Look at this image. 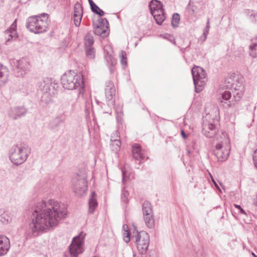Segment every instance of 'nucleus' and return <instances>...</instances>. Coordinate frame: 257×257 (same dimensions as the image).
<instances>
[{
	"mask_svg": "<svg viewBox=\"0 0 257 257\" xmlns=\"http://www.w3.org/2000/svg\"><path fill=\"white\" fill-rule=\"evenodd\" d=\"M33 218L27 227L25 235L27 239L39 235L43 231L56 227L67 215V208L64 203L54 199L47 202H37L27 210Z\"/></svg>",
	"mask_w": 257,
	"mask_h": 257,
	"instance_id": "nucleus-1",
	"label": "nucleus"
},
{
	"mask_svg": "<svg viewBox=\"0 0 257 257\" xmlns=\"http://www.w3.org/2000/svg\"><path fill=\"white\" fill-rule=\"evenodd\" d=\"M63 87L68 90L77 89L79 92L84 87L83 76L81 73L70 70L65 73L61 78Z\"/></svg>",
	"mask_w": 257,
	"mask_h": 257,
	"instance_id": "nucleus-2",
	"label": "nucleus"
},
{
	"mask_svg": "<svg viewBox=\"0 0 257 257\" xmlns=\"http://www.w3.org/2000/svg\"><path fill=\"white\" fill-rule=\"evenodd\" d=\"M49 16L48 14L43 13L29 17L26 20V27L35 34L44 33L47 31L49 26Z\"/></svg>",
	"mask_w": 257,
	"mask_h": 257,
	"instance_id": "nucleus-3",
	"label": "nucleus"
},
{
	"mask_svg": "<svg viewBox=\"0 0 257 257\" xmlns=\"http://www.w3.org/2000/svg\"><path fill=\"white\" fill-rule=\"evenodd\" d=\"M30 152L31 149L27 144L14 145L9 151V158L14 164L18 166L26 162Z\"/></svg>",
	"mask_w": 257,
	"mask_h": 257,
	"instance_id": "nucleus-4",
	"label": "nucleus"
},
{
	"mask_svg": "<svg viewBox=\"0 0 257 257\" xmlns=\"http://www.w3.org/2000/svg\"><path fill=\"white\" fill-rule=\"evenodd\" d=\"M220 142L216 144L215 149L213 151L214 155L216 157L218 161L223 162L226 160L229 154V140L225 132H221Z\"/></svg>",
	"mask_w": 257,
	"mask_h": 257,
	"instance_id": "nucleus-5",
	"label": "nucleus"
},
{
	"mask_svg": "<svg viewBox=\"0 0 257 257\" xmlns=\"http://www.w3.org/2000/svg\"><path fill=\"white\" fill-rule=\"evenodd\" d=\"M191 73L195 91L197 93L201 91L205 84L206 73L205 70L200 66H195L192 68Z\"/></svg>",
	"mask_w": 257,
	"mask_h": 257,
	"instance_id": "nucleus-6",
	"label": "nucleus"
},
{
	"mask_svg": "<svg viewBox=\"0 0 257 257\" xmlns=\"http://www.w3.org/2000/svg\"><path fill=\"white\" fill-rule=\"evenodd\" d=\"M86 234L81 232L78 235L74 237L69 245V251L73 256L77 257L84 251L83 245Z\"/></svg>",
	"mask_w": 257,
	"mask_h": 257,
	"instance_id": "nucleus-7",
	"label": "nucleus"
},
{
	"mask_svg": "<svg viewBox=\"0 0 257 257\" xmlns=\"http://www.w3.org/2000/svg\"><path fill=\"white\" fill-rule=\"evenodd\" d=\"M133 237L135 238L137 248L140 253L142 255L146 254L150 243L149 234L145 231H137L136 235Z\"/></svg>",
	"mask_w": 257,
	"mask_h": 257,
	"instance_id": "nucleus-8",
	"label": "nucleus"
},
{
	"mask_svg": "<svg viewBox=\"0 0 257 257\" xmlns=\"http://www.w3.org/2000/svg\"><path fill=\"white\" fill-rule=\"evenodd\" d=\"M72 185L76 195H83L88 189L86 177L84 175H76L72 178Z\"/></svg>",
	"mask_w": 257,
	"mask_h": 257,
	"instance_id": "nucleus-9",
	"label": "nucleus"
},
{
	"mask_svg": "<svg viewBox=\"0 0 257 257\" xmlns=\"http://www.w3.org/2000/svg\"><path fill=\"white\" fill-rule=\"evenodd\" d=\"M54 85L52 79L49 78H46L40 82L38 83V90L43 93L42 97H44V96H46L50 99V97L56 93V89Z\"/></svg>",
	"mask_w": 257,
	"mask_h": 257,
	"instance_id": "nucleus-10",
	"label": "nucleus"
},
{
	"mask_svg": "<svg viewBox=\"0 0 257 257\" xmlns=\"http://www.w3.org/2000/svg\"><path fill=\"white\" fill-rule=\"evenodd\" d=\"M14 64L13 71L17 77L22 76L29 71V62L23 58L20 60H13L11 64Z\"/></svg>",
	"mask_w": 257,
	"mask_h": 257,
	"instance_id": "nucleus-11",
	"label": "nucleus"
},
{
	"mask_svg": "<svg viewBox=\"0 0 257 257\" xmlns=\"http://www.w3.org/2000/svg\"><path fill=\"white\" fill-rule=\"evenodd\" d=\"M142 211L146 225L150 228H153L154 226L155 221L152 205L150 202L145 201L143 203Z\"/></svg>",
	"mask_w": 257,
	"mask_h": 257,
	"instance_id": "nucleus-12",
	"label": "nucleus"
},
{
	"mask_svg": "<svg viewBox=\"0 0 257 257\" xmlns=\"http://www.w3.org/2000/svg\"><path fill=\"white\" fill-rule=\"evenodd\" d=\"M115 92L113 83L110 80L107 81L105 83V96L107 104L110 107L114 105Z\"/></svg>",
	"mask_w": 257,
	"mask_h": 257,
	"instance_id": "nucleus-13",
	"label": "nucleus"
},
{
	"mask_svg": "<svg viewBox=\"0 0 257 257\" xmlns=\"http://www.w3.org/2000/svg\"><path fill=\"white\" fill-rule=\"evenodd\" d=\"M202 132L206 137L211 138L217 135L218 130L215 124L211 122H204L202 124Z\"/></svg>",
	"mask_w": 257,
	"mask_h": 257,
	"instance_id": "nucleus-14",
	"label": "nucleus"
},
{
	"mask_svg": "<svg viewBox=\"0 0 257 257\" xmlns=\"http://www.w3.org/2000/svg\"><path fill=\"white\" fill-rule=\"evenodd\" d=\"M27 111V109L24 107L17 106L11 108L8 112V114L11 118L16 120L25 115Z\"/></svg>",
	"mask_w": 257,
	"mask_h": 257,
	"instance_id": "nucleus-15",
	"label": "nucleus"
},
{
	"mask_svg": "<svg viewBox=\"0 0 257 257\" xmlns=\"http://www.w3.org/2000/svg\"><path fill=\"white\" fill-rule=\"evenodd\" d=\"M132 152L133 158L137 160H140L139 164L142 162L141 160L145 159V156L144 155L141 146L139 144H134L132 147Z\"/></svg>",
	"mask_w": 257,
	"mask_h": 257,
	"instance_id": "nucleus-16",
	"label": "nucleus"
},
{
	"mask_svg": "<svg viewBox=\"0 0 257 257\" xmlns=\"http://www.w3.org/2000/svg\"><path fill=\"white\" fill-rule=\"evenodd\" d=\"M10 247L9 239L5 236H0V256L7 254Z\"/></svg>",
	"mask_w": 257,
	"mask_h": 257,
	"instance_id": "nucleus-17",
	"label": "nucleus"
},
{
	"mask_svg": "<svg viewBox=\"0 0 257 257\" xmlns=\"http://www.w3.org/2000/svg\"><path fill=\"white\" fill-rule=\"evenodd\" d=\"M65 119V116L63 113L59 114L50 121L49 128L52 130H57L60 125L64 122Z\"/></svg>",
	"mask_w": 257,
	"mask_h": 257,
	"instance_id": "nucleus-18",
	"label": "nucleus"
},
{
	"mask_svg": "<svg viewBox=\"0 0 257 257\" xmlns=\"http://www.w3.org/2000/svg\"><path fill=\"white\" fill-rule=\"evenodd\" d=\"M94 34L100 36L102 38L107 37L109 35V31L106 28H103L101 27V25H97L95 24L94 23L93 24Z\"/></svg>",
	"mask_w": 257,
	"mask_h": 257,
	"instance_id": "nucleus-19",
	"label": "nucleus"
},
{
	"mask_svg": "<svg viewBox=\"0 0 257 257\" xmlns=\"http://www.w3.org/2000/svg\"><path fill=\"white\" fill-rule=\"evenodd\" d=\"M149 7L151 11V14H154V12L160 11V10H164L163 8V4L161 2L158 0H151L149 3Z\"/></svg>",
	"mask_w": 257,
	"mask_h": 257,
	"instance_id": "nucleus-20",
	"label": "nucleus"
},
{
	"mask_svg": "<svg viewBox=\"0 0 257 257\" xmlns=\"http://www.w3.org/2000/svg\"><path fill=\"white\" fill-rule=\"evenodd\" d=\"M9 74L7 68L0 63V86L6 83Z\"/></svg>",
	"mask_w": 257,
	"mask_h": 257,
	"instance_id": "nucleus-21",
	"label": "nucleus"
},
{
	"mask_svg": "<svg viewBox=\"0 0 257 257\" xmlns=\"http://www.w3.org/2000/svg\"><path fill=\"white\" fill-rule=\"evenodd\" d=\"M96 194L94 192L91 193V196L89 199V209L88 212L90 214L93 213L96 207L98 205L97 202L95 199Z\"/></svg>",
	"mask_w": 257,
	"mask_h": 257,
	"instance_id": "nucleus-22",
	"label": "nucleus"
},
{
	"mask_svg": "<svg viewBox=\"0 0 257 257\" xmlns=\"http://www.w3.org/2000/svg\"><path fill=\"white\" fill-rule=\"evenodd\" d=\"M248 54L252 58L257 57V37L251 39V43L249 46Z\"/></svg>",
	"mask_w": 257,
	"mask_h": 257,
	"instance_id": "nucleus-23",
	"label": "nucleus"
},
{
	"mask_svg": "<svg viewBox=\"0 0 257 257\" xmlns=\"http://www.w3.org/2000/svg\"><path fill=\"white\" fill-rule=\"evenodd\" d=\"M154 19L156 20V23L159 25H162L163 22L165 20V15L164 10H160V11H158L156 12H154V14H152Z\"/></svg>",
	"mask_w": 257,
	"mask_h": 257,
	"instance_id": "nucleus-24",
	"label": "nucleus"
},
{
	"mask_svg": "<svg viewBox=\"0 0 257 257\" xmlns=\"http://www.w3.org/2000/svg\"><path fill=\"white\" fill-rule=\"evenodd\" d=\"M245 16L251 22H257V13L253 11L249 10H245L244 11Z\"/></svg>",
	"mask_w": 257,
	"mask_h": 257,
	"instance_id": "nucleus-25",
	"label": "nucleus"
},
{
	"mask_svg": "<svg viewBox=\"0 0 257 257\" xmlns=\"http://www.w3.org/2000/svg\"><path fill=\"white\" fill-rule=\"evenodd\" d=\"M105 58L107 62L108 65L110 66L109 70L110 73H112L113 71V66L116 63V61L113 57L111 54L107 53L106 55L105 56Z\"/></svg>",
	"mask_w": 257,
	"mask_h": 257,
	"instance_id": "nucleus-26",
	"label": "nucleus"
},
{
	"mask_svg": "<svg viewBox=\"0 0 257 257\" xmlns=\"http://www.w3.org/2000/svg\"><path fill=\"white\" fill-rule=\"evenodd\" d=\"M85 48L92 47L94 39L91 32H88L84 38Z\"/></svg>",
	"mask_w": 257,
	"mask_h": 257,
	"instance_id": "nucleus-27",
	"label": "nucleus"
},
{
	"mask_svg": "<svg viewBox=\"0 0 257 257\" xmlns=\"http://www.w3.org/2000/svg\"><path fill=\"white\" fill-rule=\"evenodd\" d=\"M197 7L195 5L194 2L190 1L186 8V12L188 15H193L194 13L197 12Z\"/></svg>",
	"mask_w": 257,
	"mask_h": 257,
	"instance_id": "nucleus-28",
	"label": "nucleus"
},
{
	"mask_svg": "<svg viewBox=\"0 0 257 257\" xmlns=\"http://www.w3.org/2000/svg\"><path fill=\"white\" fill-rule=\"evenodd\" d=\"M111 143L110 144L111 149L112 151L114 153H117L120 148L121 142L119 140H113V141L111 142Z\"/></svg>",
	"mask_w": 257,
	"mask_h": 257,
	"instance_id": "nucleus-29",
	"label": "nucleus"
},
{
	"mask_svg": "<svg viewBox=\"0 0 257 257\" xmlns=\"http://www.w3.org/2000/svg\"><path fill=\"white\" fill-rule=\"evenodd\" d=\"M86 55L87 57L90 59H93L95 58V51L93 47L85 48Z\"/></svg>",
	"mask_w": 257,
	"mask_h": 257,
	"instance_id": "nucleus-30",
	"label": "nucleus"
},
{
	"mask_svg": "<svg viewBox=\"0 0 257 257\" xmlns=\"http://www.w3.org/2000/svg\"><path fill=\"white\" fill-rule=\"evenodd\" d=\"M180 20V15L178 13L173 14L171 21V24L173 28H177L178 27L179 22Z\"/></svg>",
	"mask_w": 257,
	"mask_h": 257,
	"instance_id": "nucleus-31",
	"label": "nucleus"
},
{
	"mask_svg": "<svg viewBox=\"0 0 257 257\" xmlns=\"http://www.w3.org/2000/svg\"><path fill=\"white\" fill-rule=\"evenodd\" d=\"M10 220V217L6 212L0 211V222L7 224L9 223Z\"/></svg>",
	"mask_w": 257,
	"mask_h": 257,
	"instance_id": "nucleus-32",
	"label": "nucleus"
},
{
	"mask_svg": "<svg viewBox=\"0 0 257 257\" xmlns=\"http://www.w3.org/2000/svg\"><path fill=\"white\" fill-rule=\"evenodd\" d=\"M234 206L236 209H232V214L237 220H239V213H241V206L240 205L234 204Z\"/></svg>",
	"mask_w": 257,
	"mask_h": 257,
	"instance_id": "nucleus-33",
	"label": "nucleus"
},
{
	"mask_svg": "<svg viewBox=\"0 0 257 257\" xmlns=\"http://www.w3.org/2000/svg\"><path fill=\"white\" fill-rule=\"evenodd\" d=\"M16 20L13 22V23L11 25V27L9 29H8V33H10L9 36L11 38L15 37L16 34Z\"/></svg>",
	"mask_w": 257,
	"mask_h": 257,
	"instance_id": "nucleus-34",
	"label": "nucleus"
},
{
	"mask_svg": "<svg viewBox=\"0 0 257 257\" xmlns=\"http://www.w3.org/2000/svg\"><path fill=\"white\" fill-rule=\"evenodd\" d=\"M73 15H83L82 6L78 2L76 3L74 6Z\"/></svg>",
	"mask_w": 257,
	"mask_h": 257,
	"instance_id": "nucleus-35",
	"label": "nucleus"
},
{
	"mask_svg": "<svg viewBox=\"0 0 257 257\" xmlns=\"http://www.w3.org/2000/svg\"><path fill=\"white\" fill-rule=\"evenodd\" d=\"M91 10L94 14L98 15L99 17H102L104 15V12L100 9L96 4L90 8Z\"/></svg>",
	"mask_w": 257,
	"mask_h": 257,
	"instance_id": "nucleus-36",
	"label": "nucleus"
},
{
	"mask_svg": "<svg viewBox=\"0 0 257 257\" xmlns=\"http://www.w3.org/2000/svg\"><path fill=\"white\" fill-rule=\"evenodd\" d=\"M119 56L121 58L120 62L122 65L123 68H124L127 65V61H126V54L125 51H121L120 54H119Z\"/></svg>",
	"mask_w": 257,
	"mask_h": 257,
	"instance_id": "nucleus-37",
	"label": "nucleus"
},
{
	"mask_svg": "<svg viewBox=\"0 0 257 257\" xmlns=\"http://www.w3.org/2000/svg\"><path fill=\"white\" fill-rule=\"evenodd\" d=\"M232 101L236 103L240 102L241 100V93L239 90H235L233 93V97L232 98Z\"/></svg>",
	"mask_w": 257,
	"mask_h": 257,
	"instance_id": "nucleus-38",
	"label": "nucleus"
},
{
	"mask_svg": "<svg viewBox=\"0 0 257 257\" xmlns=\"http://www.w3.org/2000/svg\"><path fill=\"white\" fill-rule=\"evenodd\" d=\"M231 97V94L230 91H225L224 92L222 93L221 95V98L220 99V103H222L223 102L224 100H228L229 98H230Z\"/></svg>",
	"mask_w": 257,
	"mask_h": 257,
	"instance_id": "nucleus-39",
	"label": "nucleus"
},
{
	"mask_svg": "<svg viewBox=\"0 0 257 257\" xmlns=\"http://www.w3.org/2000/svg\"><path fill=\"white\" fill-rule=\"evenodd\" d=\"M99 24L98 25H101V27L103 28L108 29V22L106 18H100L98 20Z\"/></svg>",
	"mask_w": 257,
	"mask_h": 257,
	"instance_id": "nucleus-40",
	"label": "nucleus"
},
{
	"mask_svg": "<svg viewBox=\"0 0 257 257\" xmlns=\"http://www.w3.org/2000/svg\"><path fill=\"white\" fill-rule=\"evenodd\" d=\"M82 15H73L74 23L75 26L78 27L80 26Z\"/></svg>",
	"mask_w": 257,
	"mask_h": 257,
	"instance_id": "nucleus-41",
	"label": "nucleus"
},
{
	"mask_svg": "<svg viewBox=\"0 0 257 257\" xmlns=\"http://www.w3.org/2000/svg\"><path fill=\"white\" fill-rule=\"evenodd\" d=\"M128 195V192L126 190H123L121 194V200L122 201L127 203L128 202V199H127V196Z\"/></svg>",
	"mask_w": 257,
	"mask_h": 257,
	"instance_id": "nucleus-42",
	"label": "nucleus"
},
{
	"mask_svg": "<svg viewBox=\"0 0 257 257\" xmlns=\"http://www.w3.org/2000/svg\"><path fill=\"white\" fill-rule=\"evenodd\" d=\"M120 137L118 131H115L113 134H112L110 138L111 142L113 141V140H119Z\"/></svg>",
	"mask_w": 257,
	"mask_h": 257,
	"instance_id": "nucleus-43",
	"label": "nucleus"
},
{
	"mask_svg": "<svg viewBox=\"0 0 257 257\" xmlns=\"http://www.w3.org/2000/svg\"><path fill=\"white\" fill-rule=\"evenodd\" d=\"M8 30L6 31V35H8V37L7 38V40L6 41V42H5V44L6 45H8L9 44V42L11 41V40H12L13 39H16L17 37V34H16V35L15 36V37H13V38H11V37L9 36V35L10 34V33H8Z\"/></svg>",
	"mask_w": 257,
	"mask_h": 257,
	"instance_id": "nucleus-44",
	"label": "nucleus"
},
{
	"mask_svg": "<svg viewBox=\"0 0 257 257\" xmlns=\"http://www.w3.org/2000/svg\"><path fill=\"white\" fill-rule=\"evenodd\" d=\"M210 27H205L203 31V33L202 37H203V41H205L207 38V35L208 34Z\"/></svg>",
	"mask_w": 257,
	"mask_h": 257,
	"instance_id": "nucleus-45",
	"label": "nucleus"
},
{
	"mask_svg": "<svg viewBox=\"0 0 257 257\" xmlns=\"http://www.w3.org/2000/svg\"><path fill=\"white\" fill-rule=\"evenodd\" d=\"M210 27H205L203 31V33L202 37H203V41H205L207 38V35L208 34Z\"/></svg>",
	"mask_w": 257,
	"mask_h": 257,
	"instance_id": "nucleus-46",
	"label": "nucleus"
},
{
	"mask_svg": "<svg viewBox=\"0 0 257 257\" xmlns=\"http://www.w3.org/2000/svg\"><path fill=\"white\" fill-rule=\"evenodd\" d=\"M210 27H205L203 31V33L202 37H203V41H205L207 38V35L208 34Z\"/></svg>",
	"mask_w": 257,
	"mask_h": 257,
	"instance_id": "nucleus-47",
	"label": "nucleus"
},
{
	"mask_svg": "<svg viewBox=\"0 0 257 257\" xmlns=\"http://www.w3.org/2000/svg\"><path fill=\"white\" fill-rule=\"evenodd\" d=\"M252 159L254 165L257 169V149L254 151Z\"/></svg>",
	"mask_w": 257,
	"mask_h": 257,
	"instance_id": "nucleus-48",
	"label": "nucleus"
},
{
	"mask_svg": "<svg viewBox=\"0 0 257 257\" xmlns=\"http://www.w3.org/2000/svg\"><path fill=\"white\" fill-rule=\"evenodd\" d=\"M126 234V235L124 236L123 240L125 242L127 243L130 240V234L129 232H127Z\"/></svg>",
	"mask_w": 257,
	"mask_h": 257,
	"instance_id": "nucleus-49",
	"label": "nucleus"
},
{
	"mask_svg": "<svg viewBox=\"0 0 257 257\" xmlns=\"http://www.w3.org/2000/svg\"><path fill=\"white\" fill-rule=\"evenodd\" d=\"M210 177L211 178L212 182L213 183V184L214 185V186H215V187L217 189H219L218 184H217V183L216 182V181H215V180L214 179L213 177L211 175H210Z\"/></svg>",
	"mask_w": 257,
	"mask_h": 257,
	"instance_id": "nucleus-50",
	"label": "nucleus"
},
{
	"mask_svg": "<svg viewBox=\"0 0 257 257\" xmlns=\"http://www.w3.org/2000/svg\"><path fill=\"white\" fill-rule=\"evenodd\" d=\"M122 182H124L126 180L125 172L124 171H122Z\"/></svg>",
	"mask_w": 257,
	"mask_h": 257,
	"instance_id": "nucleus-51",
	"label": "nucleus"
},
{
	"mask_svg": "<svg viewBox=\"0 0 257 257\" xmlns=\"http://www.w3.org/2000/svg\"><path fill=\"white\" fill-rule=\"evenodd\" d=\"M122 229L125 232H126V233H127V232H129L128 229V226L126 224H123L122 225Z\"/></svg>",
	"mask_w": 257,
	"mask_h": 257,
	"instance_id": "nucleus-52",
	"label": "nucleus"
},
{
	"mask_svg": "<svg viewBox=\"0 0 257 257\" xmlns=\"http://www.w3.org/2000/svg\"><path fill=\"white\" fill-rule=\"evenodd\" d=\"M181 135L184 139H185L187 137V135L185 134V132L183 130H181Z\"/></svg>",
	"mask_w": 257,
	"mask_h": 257,
	"instance_id": "nucleus-53",
	"label": "nucleus"
},
{
	"mask_svg": "<svg viewBox=\"0 0 257 257\" xmlns=\"http://www.w3.org/2000/svg\"><path fill=\"white\" fill-rule=\"evenodd\" d=\"M89 4L90 6V8L92 7V6H93L95 5V4L93 2L92 0H88Z\"/></svg>",
	"mask_w": 257,
	"mask_h": 257,
	"instance_id": "nucleus-54",
	"label": "nucleus"
},
{
	"mask_svg": "<svg viewBox=\"0 0 257 257\" xmlns=\"http://www.w3.org/2000/svg\"><path fill=\"white\" fill-rule=\"evenodd\" d=\"M253 203L256 206H257V192L256 194V197L253 200Z\"/></svg>",
	"mask_w": 257,
	"mask_h": 257,
	"instance_id": "nucleus-55",
	"label": "nucleus"
},
{
	"mask_svg": "<svg viewBox=\"0 0 257 257\" xmlns=\"http://www.w3.org/2000/svg\"><path fill=\"white\" fill-rule=\"evenodd\" d=\"M209 21H210L209 19H208L207 23H206V27H210V22H209Z\"/></svg>",
	"mask_w": 257,
	"mask_h": 257,
	"instance_id": "nucleus-56",
	"label": "nucleus"
},
{
	"mask_svg": "<svg viewBox=\"0 0 257 257\" xmlns=\"http://www.w3.org/2000/svg\"><path fill=\"white\" fill-rule=\"evenodd\" d=\"M244 215V216L246 215V214L245 212V211L242 208V215Z\"/></svg>",
	"mask_w": 257,
	"mask_h": 257,
	"instance_id": "nucleus-57",
	"label": "nucleus"
},
{
	"mask_svg": "<svg viewBox=\"0 0 257 257\" xmlns=\"http://www.w3.org/2000/svg\"><path fill=\"white\" fill-rule=\"evenodd\" d=\"M251 254L254 257H257V256L255 254V253L253 252H251Z\"/></svg>",
	"mask_w": 257,
	"mask_h": 257,
	"instance_id": "nucleus-58",
	"label": "nucleus"
},
{
	"mask_svg": "<svg viewBox=\"0 0 257 257\" xmlns=\"http://www.w3.org/2000/svg\"><path fill=\"white\" fill-rule=\"evenodd\" d=\"M243 220H244V222H245V223H249V221H250L249 220H248V221H246V220H245V218H243Z\"/></svg>",
	"mask_w": 257,
	"mask_h": 257,
	"instance_id": "nucleus-59",
	"label": "nucleus"
},
{
	"mask_svg": "<svg viewBox=\"0 0 257 257\" xmlns=\"http://www.w3.org/2000/svg\"><path fill=\"white\" fill-rule=\"evenodd\" d=\"M188 153L189 154L190 153V151H188Z\"/></svg>",
	"mask_w": 257,
	"mask_h": 257,
	"instance_id": "nucleus-60",
	"label": "nucleus"
}]
</instances>
